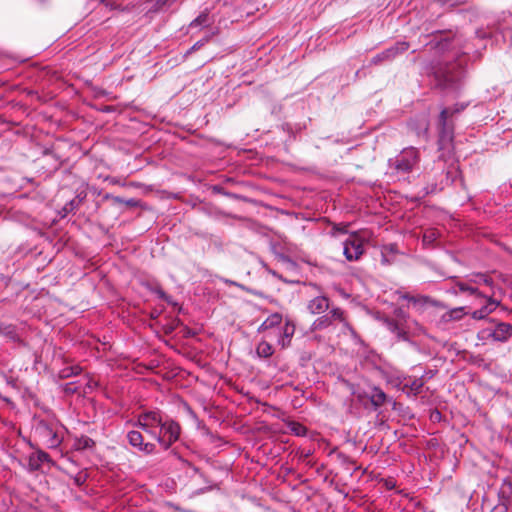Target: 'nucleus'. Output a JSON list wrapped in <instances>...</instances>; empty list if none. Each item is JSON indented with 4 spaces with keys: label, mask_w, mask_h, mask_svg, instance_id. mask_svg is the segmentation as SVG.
<instances>
[{
    "label": "nucleus",
    "mask_w": 512,
    "mask_h": 512,
    "mask_svg": "<svg viewBox=\"0 0 512 512\" xmlns=\"http://www.w3.org/2000/svg\"><path fill=\"white\" fill-rule=\"evenodd\" d=\"M95 446V441L85 435H82L75 439L74 447L76 450L90 449Z\"/></svg>",
    "instance_id": "nucleus-18"
},
{
    "label": "nucleus",
    "mask_w": 512,
    "mask_h": 512,
    "mask_svg": "<svg viewBox=\"0 0 512 512\" xmlns=\"http://www.w3.org/2000/svg\"><path fill=\"white\" fill-rule=\"evenodd\" d=\"M418 161V152L415 149H410L404 152L401 158L395 162V168L398 171L409 172Z\"/></svg>",
    "instance_id": "nucleus-8"
},
{
    "label": "nucleus",
    "mask_w": 512,
    "mask_h": 512,
    "mask_svg": "<svg viewBox=\"0 0 512 512\" xmlns=\"http://www.w3.org/2000/svg\"><path fill=\"white\" fill-rule=\"evenodd\" d=\"M82 369L79 365H72L61 369L58 373L59 378L66 379L71 376L79 375Z\"/></svg>",
    "instance_id": "nucleus-22"
},
{
    "label": "nucleus",
    "mask_w": 512,
    "mask_h": 512,
    "mask_svg": "<svg viewBox=\"0 0 512 512\" xmlns=\"http://www.w3.org/2000/svg\"><path fill=\"white\" fill-rule=\"evenodd\" d=\"M439 236V233L435 229H427L423 234V243L425 245H432L437 237Z\"/></svg>",
    "instance_id": "nucleus-23"
},
{
    "label": "nucleus",
    "mask_w": 512,
    "mask_h": 512,
    "mask_svg": "<svg viewBox=\"0 0 512 512\" xmlns=\"http://www.w3.org/2000/svg\"><path fill=\"white\" fill-rule=\"evenodd\" d=\"M66 391L71 392V393H76V392H77V389H76V388L71 387V384H67V386H66Z\"/></svg>",
    "instance_id": "nucleus-36"
},
{
    "label": "nucleus",
    "mask_w": 512,
    "mask_h": 512,
    "mask_svg": "<svg viewBox=\"0 0 512 512\" xmlns=\"http://www.w3.org/2000/svg\"><path fill=\"white\" fill-rule=\"evenodd\" d=\"M475 283H484L485 285H488V286H491L492 285V279L485 276V275H481L479 276V281H474Z\"/></svg>",
    "instance_id": "nucleus-32"
},
{
    "label": "nucleus",
    "mask_w": 512,
    "mask_h": 512,
    "mask_svg": "<svg viewBox=\"0 0 512 512\" xmlns=\"http://www.w3.org/2000/svg\"><path fill=\"white\" fill-rule=\"evenodd\" d=\"M175 327H176V326H175L174 324H171V325L166 326V327H165V333H166V334L171 333V332L175 329Z\"/></svg>",
    "instance_id": "nucleus-35"
},
{
    "label": "nucleus",
    "mask_w": 512,
    "mask_h": 512,
    "mask_svg": "<svg viewBox=\"0 0 512 512\" xmlns=\"http://www.w3.org/2000/svg\"><path fill=\"white\" fill-rule=\"evenodd\" d=\"M484 306L489 309V314H491L497 307L501 306V304L500 301H497L492 297H488Z\"/></svg>",
    "instance_id": "nucleus-28"
},
{
    "label": "nucleus",
    "mask_w": 512,
    "mask_h": 512,
    "mask_svg": "<svg viewBox=\"0 0 512 512\" xmlns=\"http://www.w3.org/2000/svg\"><path fill=\"white\" fill-rule=\"evenodd\" d=\"M488 315H489V309H487V307H485V306H482L480 309L475 310V311L471 314L472 318H473V319H476V320L484 319V318H486Z\"/></svg>",
    "instance_id": "nucleus-26"
},
{
    "label": "nucleus",
    "mask_w": 512,
    "mask_h": 512,
    "mask_svg": "<svg viewBox=\"0 0 512 512\" xmlns=\"http://www.w3.org/2000/svg\"><path fill=\"white\" fill-rule=\"evenodd\" d=\"M330 307L329 299L325 296H318L309 301L307 309L313 315L322 314Z\"/></svg>",
    "instance_id": "nucleus-11"
},
{
    "label": "nucleus",
    "mask_w": 512,
    "mask_h": 512,
    "mask_svg": "<svg viewBox=\"0 0 512 512\" xmlns=\"http://www.w3.org/2000/svg\"><path fill=\"white\" fill-rule=\"evenodd\" d=\"M126 438L128 440V443L137 448L139 451L149 455L155 452L156 446L153 443H144L143 436L141 432L132 430L129 431L126 435Z\"/></svg>",
    "instance_id": "nucleus-7"
},
{
    "label": "nucleus",
    "mask_w": 512,
    "mask_h": 512,
    "mask_svg": "<svg viewBox=\"0 0 512 512\" xmlns=\"http://www.w3.org/2000/svg\"><path fill=\"white\" fill-rule=\"evenodd\" d=\"M50 456L48 453L39 450L29 456L28 466L30 471H37L41 468L44 462H50Z\"/></svg>",
    "instance_id": "nucleus-12"
},
{
    "label": "nucleus",
    "mask_w": 512,
    "mask_h": 512,
    "mask_svg": "<svg viewBox=\"0 0 512 512\" xmlns=\"http://www.w3.org/2000/svg\"><path fill=\"white\" fill-rule=\"evenodd\" d=\"M205 18H206V16H199L198 18L195 19L194 22L201 24L202 22L205 21Z\"/></svg>",
    "instance_id": "nucleus-38"
},
{
    "label": "nucleus",
    "mask_w": 512,
    "mask_h": 512,
    "mask_svg": "<svg viewBox=\"0 0 512 512\" xmlns=\"http://www.w3.org/2000/svg\"><path fill=\"white\" fill-rule=\"evenodd\" d=\"M363 252V241L359 236L351 234L343 242V254L348 261L358 260Z\"/></svg>",
    "instance_id": "nucleus-2"
},
{
    "label": "nucleus",
    "mask_w": 512,
    "mask_h": 512,
    "mask_svg": "<svg viewBox=\"0 0 512 512\" xmlns=\"http://www.w3.org/2000/svg\"><path fill=\"white\" fill-rule=\"evenodd\" d=\"M159 295L162 299L166 300L167 302H170V299L169 297L166 295V293H164L163 291H160L159 292Z\"/></svg>",
    "instance_id": "nucleus-37"
},
{
    "label": "nucleus",
    "mask_w": 512,
    "mask_h": 512,
    "mask_svg": "<svg viewBox=\"0 0 512 512\" xmlns=\"http://www.w3.org/2000/svg\"><path fill=\"white\" fill-rule=\"evenodd\" d=\"M370 400L375 408L380 407L386 401V394L379 388H373L370 394Z\"/></svg>",
    "instance_id": "nucleus-16"
},
{
    "label": "nucleus",
    "mask_w": 512,
    "mask_h": 512,
    "mask_svg": "<svg viewBox=\"0 0 512 512\" xmlns=\"http://www.w3.org/2000/svg\"><path fill=\"white\" fill-rule=\"evenodd\" d=\"M404 299H407L409 302L412 303L413 307L417 311H422L427 304L434 303L429 297L427 296H411L409 294H405L402 296Z\"/></svg>",
    "instance_id": "nucleus-13"
},
{
    "label": "nucleus",
    "mask_w": 512,
    "mask_h": 512,
    "mask_svg": "<svg viewBox=\"0 0 512 512\" xmlns=\"http://www.w3.org/2000/svg\"><path fill=\"white\" fill-rule=\"evenodd\" d=\"M418 122V126L415 128L417 135H426L429 126L428 120L422 117Z\"/></svg>",
    "instance_id": "nucleus-25"
},
{
    "label": "nucleus",
    "mask_w": 512,
    "mask_h": 512,
    "mask_svg": "<svg viewBox=\"0 0 512 512\" xmlns=\"http://www.w3.org/2000/svg\"><path fill=\"white\" fill-rule=\"evenodd\" d=\"M335 321H340L344 323V325H347L344 311L338 307L332 308L328 314L318 317L313 322L312 328L315 331L324 330L331 326Z\"/></svg>",
    "instance_id": "nucleus-4"
},
{
    "label": "nucleus",
    "mask_w": 512,
    "mask_h": 512,
    "mask_svg": "<svg viewBox=\"0 0 512 512\" xmlns=\"http://www.w3.org/2000/svg\"><path fill=\"white\" fill-rule=\"evenodd\" d=\"M464 310H465L464 307H457V308L451 309L450 311L446 312L443 315V319L445 321L460 320L466 314V312Z\"/></svg>",
    "instance_id": "nucleus-20"
},
{
    "label": "nucleus",
    "mask_w": 512,
    "mask_h": 512,
    "mask_svg": "<svg viewBox=\"0 0 512 512\" xmlns=\"http://www.w3.org/2000/svg\"><path fill=\"white\" fill-rule=\"evenodd\" d=\"M282 322V315L274 313L270 315L260 326V330H267L279 325Z\"/></svg>",
    "instance_id": "nucleus-19"
},
{
    "label": "nucleus",
    "mask_w": 512,
    "mask_h": 512,
    "mask_svg": "<svg viewBox=\"0 0 512 512\" xmlns=\"http://www.w3.org/2000/svg\"><path fill=\"white\" fill-rule=\"evenodd\" d=\"M455 66L446 67L445 69H439L435 72V77L439 82V85L446 88L453 85L459 80V72H454Z\"/></svg>",
    "instance_id": "nucleus-10"
},
{
    "label": "nucleus",
    "mask_w": 512,
    "mask_h": 512,
    "mask_svg": "<svg viewBox=\"0 0 512 512\" xmlns=\"http://www.w3.org/2000/svg\"><path fill=\"white\" fill-rule=\"evenodd\" d=\"M385 322H386L388 329L390 331H392L393 333H396L399 338H403V339L406 338V332L404 331V329L402 327L403 324H401L400 322H398L395 319H386Z\"/></svg>",
    "instance_id": "nucleus-17"
},
{
    "label": "nucleus",
    "mask_w": 512,
    "mask_h": 512,
    "mask_svg": "<svg viewBox=\"0 0 512 512\" xmlns=\"http://www.w3.org/2000/svg\"><path fill=\"white\" fill-rule=\"evenodd\" d=\"M114 200H115L116 203H121V204L123 203V204H125V205H127L129 207H137L139 205V201L134 199V198H130L128 200H124V199H122L120 197H115Z\"/></svg>",
    "instance_id": "nucleus-29"
},
{
    "label": "nucleus",
    "mask_w": 512,
    "mask_h": 512,
    "mask_svg": "<svg viewBox=\"0 0 512 512\" xmlns=\"http://www.w3.org/2000/svg\"><path fill=\"white\" fill-rule=\"evenodd\" d=\"M492 512H507V507L506 506H498V507H495Z\"/></svg>",
    "instance_id": "nucleus-34"
},
{
    "label": "nucleus",
    "mask_w": 512,
    "mask_h": 512,
    "mask_svg": "<svg viewBox=\"0 0 512 512\" xmlns=\"http://www.w3.org/2000/svg\"><path fill=\"white\" fill-rule=\"evenodd\" d=\"M295 332V325L290 321L286 320L284 329H283V337L281 340L282 347H286L289 345L292 336Z\"/></svg>",
    "instance_id": "nucleus-15"
},
{
    "label": "nucleus",
    "mask_w": 512,
    "mask_h": 512,
    "mask_svg": "<svg viewBox=\"0 0 512 512\" xmlns=\"http://www.w3.org/2000/svg\"><path fill=\"white\" fill-rule=\"evenodd\" d=\"M460 292H468L471 295H476L477 297H482V294L478 291L477 288L468 285L466 283L457 282L455 285Z\"/></svg>",
    "instance_id": "nucleus-24"
},
{
    "label": "nucleus",
    "mask_w": 512,
    "mask_h": 512,
    "mask_svg": "<svg viewBox=\"0 0 512 512\" xmlns=\"http://www.w3.org/2000/svg\"><path fill=\"white\" fill-rule=\"evenodd\" d=\"M495 323V328L491 332L488 333V337L492 338L496 342H507L510 337H512V324L496 321L494 319L490 320Z\"/></svg>",
    "instance_id": "nucleus-5"
},
{
    "label": "nucleus",
    "mask_w": 512,
    "mask_h": 512,
    "mask_svg": "<svg viewBox=\"0 0 512 512\" xmlns=\"http://www.w3.org/2000/svg\"><path fill=\"white\" fill-rule=\"evenodd\" d=\"M509 486L512 488V482H508Z\"/></svg>",
    "instance_id": "nucleus-39"
},
{
    "label": "nucleus",
    "mask_w": 512,
    "mask_h": 512,
    "mask_svg": "<svg viewBox=\"0 0 512 512\" xmlns=\"http://www.w3.org/2000/svg\"><path fill=\"white\" fill-rule=\"evenodd\" d=\"M256 352L260 357L268 358L272 356L274 350L270 343L261 341L256 348Z\"/></svg>",
    "instance_id": "nucleus-21"
},
{
    "label": "nucleus",
    "mask_w": 512,
    "mask_h": 512,
    "mask_svg": "<svg viewBox=\"0 0 512 512\" xmlns=\"http://www.w3.org/2000/svg\"><path fill=\"white\" fill-rule=\"evenodd\" d=\"M423 385L424 381L422 378L409 377L405 379L404 383V387L409 388L414 395H417L421 392Z\"/></svg>",
    "instance_id": "nucleus-14"
},
{
    "label": "nucleus",
    "mask_w": 512,
    "mask_h": 512,
    "mask_svg": "<svg viewBox=\"0 0 512 512\" xmlns=\"http://www.w3.org/2000/svg\"><path fill=\"white\" fill-rule=\"evenodd\" d=\"M337 457H338V459L341 461V463H342L343 465H346V466H350V465H351V466H354V465L356 464V463H355V461H354L351 457H349V456H347V455H345V454H343V453H339V454L337 455Z\"/></svg>",
    "instance_id": "nucleus-31"
},
{
    "label": "nucleus",
    "mask_w": 512,
    "mask_h": 512,
    "mask_svg": "<svg viewBox=\"0 0 512 512\" xmlns=\"http://www.w3.org/2000/svg\"><path fill=\"white\" fill-rule=\"evenodd\" d=\"M396 54V49H388L385 52H383L381 55H377L373 58V62L377 63L378 61L384 59V58H390L393 57Z\"/></svg>",
    "instance_id": "nucleus-27"
},
{
    "label": "nucleus",
    "mask_w": 512,
    "mask_h": 512,
    "mask_svg": "<svg viewBox=\"0 0 512 512\" xmlns=\"http://www.w3.org/2000/svg\"><path fill=\"white\" fill-rule=\"evenodd\" d=\"M454 111L450 108H444L439 117V141L443 144L445 141L452 140V126L448 124V118L453 115Z\"/></svg>",
    "instance_id": "nucleus-6"
},
{
    "label": "nucleus",
    "mask_w": 512,
    "mask_h": 512,
    "mask_svg": "<svg viewBox=\"0 0 512 512\" xmlns=\"http://www.w3.org/2000/svg\"><path fill=\"white\" fill-rule=\"evenodd\" d=\"M37 431L39 432L40 436L43 439H45V442L48 445V447L56 448L60 445L61 438L49 424L41 422L37 428Z\"/></svg>",
    "instance_id": "nucleus-9"
},
{
    "label": "nucleus",
    "mask_w": 512,
    "mask_h": 512,
    "mask_svg": "<svg viewBox=\"0 0 512 512\" xmlns=\"http://www.w3.org/2000/svg\"><path fill=\"white\" fill-rule=\"evenodd\" d=\"M168 1L169 0H157L155 3L156 9L157 10L161 9L164 5L167 4Z\"/></svg>",
    "instance_id": "nucleus-33"
},
{
    "label": "nucleus",
    "mask_w": 512,
    "mask_h": 512,
    "mask_svg": "<svg viewBox=\"0 0 512 512\" xmlns=\"http://www.w3.org/2000/svg\"><path fill=\"white\" fill-rule=\"evenodd\" d=\"M393 314H394V316L396 318L395 320H397L401 324H403L406 321L407 315H406L405 311L402 308H396L394 310Z\"/></svg>",
    "instance_id": "nucleus-30"
},
{
    "label": "nucleus",
    "mask_w": 512,
    "mask_h": 512,
    "mask_svg": "<svg viewBox=\"0 0 512 512\" xmlns=\"http://www.w3.org/2000/svg\"><path fill=\"white\" fill-rule=\"evenodd\" d=\"M180 432L181 427L177 422L173 420L163 421L156 439L163 449L167 450L179 439Z\"/></svg>",
    "instance_id": "nucleus-1"
},
{
    "label": "nucleus",
    "mask_w": 512,
    "mask_h": 512,
    "mask_svg": "<svg viewBox=\"0 0 512 512\" xmlns=\"http://www.w3.org/2000/svg\"><path fill=\"white\" fill-rule=\"evenodd\" d=\"M163 420L161 415L156 411H149L145 413H141L138 416L137 426L143 429L146 433L152 435L156 438L157 434L154 432L153 428L160 427Z\"/></svg>",
    "instance_id": "nucleus-3"
}]
</instances>
